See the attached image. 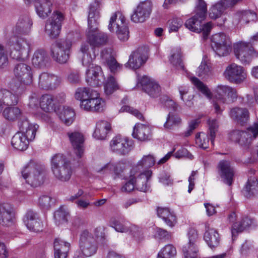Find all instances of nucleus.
Returning a JSON list of instances; mask_svg holds the SVG:
<instances>
[{
    "label": "nucleus",
    "instance_id": "1",
    "mask_svg": "<svg viewBox=\"0 0 258 258\" xmlns=\"http://www.w3.org/2000/svg\"><path fill=\"white\" fill-rule=\"evenodd\" d=\"M75 98L81 101V109L93 112H100L104 110L105 103L100 97L98 91L90 88H79L76 90Z\"/></svg>",
    "mask_w": 258,
    "mask_h": 258
},
{
    "label": "nucleus",
    "instance_id": "2",
    "mask_svg": "<svg viewBox=\"0 0 258 258\" xmlns=\"http://www.w3.org/2000/svg\"><path fill=\"white\" fill-rule=\"evenodd\" d=\"M89 46L87 44L82 45L80 50L83 54L82 62L83 66L88 67L86 71V80L89 85L93 87L99 86L104 81L100 66L92 63L93 58L89 53Z\"/></svg>",
    "mask_w": 258,
    "mask_h": 258
},
{
    "label": "nucleus",
    "instance_id": "3",
    "mask_svg": "<svg viewBox=\"0 0 258 258\" xmlns=\"http://www.w3.org/2000/svg\"><path fill=\"white\" fill-rule=\"evenodd\" d=\"M21 174L28 184L32 186H38L44 182L46 175V170L44 166L33 160H30L24 167Z\"/></svg>",
    "mask_w": 258,
    "mask_h": 258
},
{
    "label": "nucleus",
    "instance_id": "4",
    "mask_svg": "<svg viewBox=\"0 0 258 258\" xmlns=\"http://www.w3.org/2000/svg\"><path fill=\"white\" fill-rule=\"evenodd\" d=\"M51 169L55 178L62 182L69 181L73 174L70 161L61 154H56L52 157Z\"/></svg>",
    "mask_w": 258,
    "mask_h": 258
},
{
    "label": "nucleus",
    "instance_id": "5",
    "mask_svg": "<svg viewBox=\"0 0 258 258\" xmlns=\"http://www.w3.org/2000/svg\"><path fill=\"white\" fill-rule=\"evenodd\" d=\"M74 33H69L66 38L57 40L51 47V56L59 63H65L69 59L73 45Z\"/></svg>",
    "mask_w": 258,
    "mask_h": 258
},
{
    "label": "nucleus",
    "instance_id": "6",
    "mask_svg": "<svg viewBox=\"0 0 258 258\" xmlns=\"http://www.w3.org/2000/svg\"><path fill=\"white\" fill-rule=\"evenodd\" d=\"M10 56L17 60H24L29 55L30 43L23 37H12L9 42Z\"/></svg>",
    "mask_w": 258,
    "mask_h": 258
},
{
    "label": "nucleus",
    "instance_id": "7",
    "mask_svg": "<svg viewBox=\"0 0 258 258\" xmlns=\"http://www.w3.org/2000/svg\"><path fill=\"white\" fill-rule=\"evenodd\" d=\"M108 29L111 32H115L120 41H126L129 38V31L126 19L120 12H116L111 16Z\"/></svg>",
    "mask_w": 258,
    "mask_h": 258
},
{
    "label": "nucleus",
    "instance_id": "8",
    "mask_svg": "<svg viewBox=\"0 0 258 258\" xmlns=\"http://www.w3.org/2000/svg\"><path fill=\"white\" fill-rule=\"evenodd\" d=\"M195 12L196 14L186 21L185 26L191 31L200 33L201 32L202 22L205 19L207 13V5L204 0H197Z\"/></svg>",
    "mask_w": 258,
    "mask_h": 258
},
{
    "label": "nucleus",
    "instance_id": "9",
    "mask_svg": "<svg viewBox=\"0 0 258 258\" xmlns=\"http://www.w3.org/2000/svg\"><path fill=\"white\" fill-rule=\"evenodd\" d=\"M79 247V251L84 256L88 257L94 255L98 248L96 237L88 231H84L80 235Z\"/></svg>",
    "mask_w": 258,
    "mask_h": 258
},
{
    "label": "nucleus",
    "instance_id": "10",
    "mask_svg": "<svg viewBox=\"0 0 258 258\" xmlns=\"http://www.w3.org/2000/svg\"><path fill=\"white\" fill-rule=\"evenodd\" d=\"M236 57L243 63H249L253 58L258 57V52L254 49L250 43L239 42L234 45Z\"/></svg>",
    "mask_w": 258,
    "mask_h": 258
},
{
    "label": "nucleus",
    "instance_id": "11",
    "mask_svg": "<svg viewBox=\"0 0 258 258\" xmlns=\"http://www.w3.org/2000/svg\"><path fill=\"white\" fill-rule=\"evenodd\" d=\"M64 19V15L58 11H55L51 17L47 20L45 24V32L50 38H55L59 36L61 24Z\"/></svg>",
    "mask_w": 258,
    "mask_h": 258
},
{
    "label": "nucleus",
    "instance_id": "12",
    "mask_svg": "<svg viewBox=\"0 0 258 258\" xmlns=\"http://www.w3.org/2000/svg\"><path fill=\"white\" fill-rule=\"evenodd\" d=\"M224 76L230 83L239 84L246 79L247 74L242 67L232 63L226 68Z\"/></svg>",
    "mask_w": 258,
    "mask_h": 258
},
{
    "label": "nucleus",
    "instance_id": "13",
    "mask_svg": "<svg viewBox=\"0 0 258 258\" xmlns=\"http://www.w3.org/2000/svg\"><path fill=\"white\" fill-rule=\"evenodd\" d=\"M216 99L222 103H230L234 102L238 97L235 88L227 85H218L216 89Z\"/></svg>",
    "mask_w": 258,
    "mask_h": 258
},
{
    "label": "nucleus",
    "instance_id": "14",
    "mask_svg": "<svg viewBox=\"0 0 258 258\" xmlns=\"http://www.w3.org/2000/svg\"><path fill=\"white\" fill-rule=\"evenodd\" d=\"M152 10V4L149 0L141 2L131 16V20L135 23H143L148 19Z\"/></svg>",
    "mask_w": 258,
    "mask_h": 258
},
{
    "label": "nucleus",
    "instance_id": "15",
    "mask_svg": "<svg viewBox=\"0 0 258 258\" xmlns=\"http://www.w3.org/2000/svg\"><path fill=\"white\" fill-rule=\"evenodd\" d=\"M15 77L22 83L30 85L33 82V73L32 68L24 63L17 64L14 69Z\"/></svg>",
    "mask_w": 258,
    "mask_h": 258
},
{
    "label": "nucleus",
    "instance_id": "16",
    "mask_svg": "<svg viewBox=\"0 0 258 258\" xmlns=\"http://www.w3.org/2000/svg\"><path fill=\"white\" fill-rule=\"evenodd\" d=\"M132 142L120 136L114 137L110 143L111 150L120 155L127 154L132 149Z\"/></svg>",
    "mask_w": 258,
    "mask_h": 258
},
{
    "label": "nucleus",
    "instance_id": "17",
    "mask_svg": "<svg viewBox=\"0 0 258 258\" xmlns=\"http://www.w3.org/2000/svg\"><path fill=\"white\" fill-rule=\"evenodd\" d=\"M217 169L223 181L228 185H231L232 184L234 172L230 162L227 160H221L218 163Z\"/></svg>",
    "mask_w": 258,
    "mask_h": 258
},
{
    "label": "nucleus",
    "instance_id": "18",
    "mask_svg": "<svg viewBox=\"0 0 258 258\" xmlns=\"http://www.w3.org/2000/svg\"><path fill=\"white\" fill-rule=\"evenodd\" d=\"M23 221L30 231L39 232L42 231L43 224L38 214L33 210L28 211L23 218Z\"/></svg>",
    "mask_w": 258,
    "mask_h": 258
},
{
    "label": "nucleus",
    "instance_id": "19",
    "mask_svg": "<svg viewBox=\"0 0 258 258\" xmlns=\"http://www.w3.org/2000/svg\"><path fill=\"white\" fill-rule=\"evenodd\" d=\"M89 44L94 47H99L107 44L109 37L107 34L98 30L86 31Z\"/></svg>",
    "mask_w": 258,
    "mask_h": 258
},
{
    "label": "nucleus",
    "instance_id": "20",
    "mask_svg": "<svg viewBox=\"0 0 258 258\" xmlns=\"http://www.w3.org/2000/svg\"><path fill=\"white\" fill-rule=\"evenodd\" d=\"M59 83V79L54 75L44 72L39 76L38 85L41 89H54L58 86Z\"/></svg>",
    "mask_w": 258,
    "mask_h": 258
},
{
    "label": "nucleus",
    "instance_id": "21",
    "mask_svg": "<svg viewBox=\"0 0 258 258\" xmlns=\"http://www.w3.org/2000/svg\"><path fill=\"white\" fill-rule=\"evenodd\" d=\"M69 140L77 156L81 158L84 154V136L78 132H69L67 133Z\"/></svg>",
    "mask_w": 258,
    "mask_h": 258
},
{
    "label": "nucleus",
    "instance_id": "22",
    "mask_svg": "<svg viewBox=\"0 0 258 258\" xmlns=\"http://www.w3.org/2000/svg\"><path fill=\"white\" fill-rule=\"evenodd\" d=\"M143 90L152 98H157L161 93V88L155 80L147 77H144L141 81Z\"/></svg>",
    "mask_w": 258,
    "mask_h": 258
},
{
    "label": "nucleus",
    "instance_id": "23",
    "mask_svg": "<svg viewBox=\"0 0 258 258\" xmlns=\"http://www.w3.org/2000/svg\"><path fill=\"white\" fill-rule=\"evenodd\" d=\"M32 25V21L28 15H21L13 29V33L15 34H28L31 31Z\"/></svg>",
    "mask_w": 258,
    "mask_h": 258
},
{
    "label": "nucleus",
    "instance_id": "24",
    "mask_svg": "<svg viewBox=\"0 0 258 258\" xmlns=\"http://www.w3.org/2000/svg\"><path fill=\"white\" fill-rule=\"evenodd\" d=\"M14 217V208L9 204H0V224L9 226L12 224Z\"/></svg>",
    "mask_w": 258,
    "mask_h": 258
},
{
    "label": "nucleus",
    "instance_id": "25",
    "mask_svg": "<svg viewBox=\"0 0 258 258\" xmlns=\"http://www.w3.org/2000/svg\"><path fill=\"white\" fill-rule=\"evenodd\" d=\"M20 132L23 134L28 141H33L36 135L38 125L33 124L29 122L27 119H24L19 122Z\"/></svg>",
    "mask_w": 258,
    "mask_h": 258
},
{
    "label": "nucleus",
    "instance_id": "26",
    "mask_svg": "<svg viewBox=\"0 0 258 258\" xmlns=\"http://www.w3.org/2000/svg\"><path fill=\"white\" fill-rule=\"evenodd\" d=\"M134 138L141 141H147L151 139L152 134L150 127L146 124L137 123L132 134Z\"/></svg>",
    "mask_w": 258,
    "mask_h": 258
},
{
    "label": "nucleus",
    "instance_id": "27",
    "mask_svg": "<svg viewBox=\"0 0 258 258\" xmlns=\"http://www.w3.org/2000/svg\"><path fill=\"white\" fill-rule=\"evenodd\" d=\"M152 174V171L148 170L140 174L137 176L135 175L132 176V178H134L136 188L140 191L146 192L149 189V185L147 182Z\"/></svg>",
    "mask_w": 258,
    "mask_h": 258
},
{
    "label": "nucleus",
    "instance_id": "28",
    "mask_svg": "<svg viewBox=\"0 0 258 258\" xmlns=\"http://www.w3.org/2000/svg\"><path fill=\"white\" fill-rule=\"evenodd\" d=\"M49 58L46 51L38 49L34 53L31 61L33 66L36 68L43 69L49 63Z\"/></svg>",
    "mask_w": 258,
    "mask_h": 258
},
{
    "label": "nucleus",
    "instance_id": "29",
    "mask_svg": "<svg viewBox=\"0 0 258 258\" xmlns=\"http://www.w3.org/2000/svg\"><path fill=\"white\" fill-rule=\"evenodd\" d=\"M70 247V243L58 238H55L53 243L54 258H67Z\"/></svg>",
    "mask_w": 258,
    "mask_h": 258
},
{
    "label": "nucleus",
    "instance_id": "30",
    "mask_svg": "<svg viewBox=\"0 0 258 258\" xmlns=\"http://www.w3.org/2000/svg\"><path fill=\"white\" fill-rule=\"evenodd\" d=\"M146 57L139 50L133 52L130 56L128 61L124 64L127 68L137 69L146 61Z\"/></svg>",
    "mask_w": 258,
    "mask_h": 258
},
{
    "label": "nucleus",
    "instance_id": "31",
    "mask_svg": "<svg viewBox=\"0 0 258 258\" xmlns=\"http://www.w3.org/2000/svg\"><path fill=\"white\" fill-rule=\"evenodd\" d=\"M230 116L234 121L243 125L248 120L249 113L248 110L245 108L235 107L231 109Z\"/></svg>",
    "mask_w": 258,
    "mask_h": 258
},
{
    "label": "nucleus",
    "instance_id": "32",
    "mask_svg": "<svg viewBox=\"0 0 258 258\" xmlns=\"http://www.w3.org/2000/svg\"><path fill=\"white\" fill-rule=\"evenodd\" d=\"M100 18V13L97 8L90 5L88 17V29L86 31H91L98 30V20Z\"/></svg>",
    "mask_w": 258,
    "mask_h": 258
},
{
    "label": "nucleus",
    "instance_id": "33",
    "mask_svg": "<svg viewBox=\"0 0 258 258\" xmlns=\"http://www.w3.org/2000/svg\"><path fill=\"white\" fill-rule=\"evenodd\" d=\"M57 114L61 121L66 125H70L74 121L75 111L69 106H63L59 109Z\"/></svg>",
    "mask_w": 258,
    "mask_h": 258
},
{
    "label": "nucleus",
    "instance_id": "34",
    "mask_svg": "<svg viewBox=\"0 0 258 258\" xmlns=\"http://www.w3.org/2000/svg\"><path fill=\"white\" fill-rule=\"evenodd\" d=\"M204 239L208 246L212 248L218 245L220 241L219 235L216 230L206 225Z\"/></svg>",
    "mask_w": 258,
    "mask_h": 258
},
{
    "label": "nucleus",
    "instance_id": "35",
    "mask_svg": "<svg viewBox=\"0 0 258 258\" xmlns=\"http://www.w3.org/2000/svg\"><path fill=\"white\" fill-rule=\"evenodd\" d=\"M110 130V122L106 120H100L96 123V128L93 136L96 139L104 140Z\"/></svg>",
    "mask_w": 258,
    "mask_h": 258
},
{
    "label": "nucleus",
    "instance_id": "36",
    "mask_svg": "<svg viewBox=\"0 0 258 258\" xmlns=\"http://www.w3.org/2000/svg\"><path fill=\"white\" fill-rule=\"evenodd\" d=\"M157 215L163 219L167 225L171 227H173L176 223V218L174 213L170 211L167 208H158Z\"/></svg>",
    "mask_w": 258,
    "mask_h": 258
},
{
    "label": "nucleus",
    "instance_id": "37",
    "mask_svg": "<svg viewBox=\"0 0 258 258\" xmlns=\"http://www.w3.org/2000/svg\"><path fill=\"white\" fill-rule=\"evenodd\" d=\"M29 142L26 137L23 134L19 132L13 137L11 144L16 149L20 151H24L27 149Z\"/></svg>",
    "mask_w": 258,
    "mask_h": 258
},
{
    "label": "nucleus",
    "instance_id": "38",
    "mask_svg": "<svg viewBox=\"0 0 258 258\" xmlns=\"http://www.w3.org/2000/svg\"><path fill=\"white\" fill-rule=\"evenodd\" d=\"M39 105L41 109L46 112H51L55 110L54 97L50 94L42 95L39 100Z\"/></svg>",
    "mask_w": 258,
    "mask_h": 258
},
{
    "label": "nucleus",
    "instance_id": "39",
    "mask_svg": "<svg viewBox=\"0 0 258 258\" xmlns=\"http://www.w3.org/2000/svg\"><path fill=\"white\" fill-rule=\"evenodd\" d=\"M18 95L6 89L0 90V100L5 106L14 105L18 102Z\"/></svg>",
    "mask_w": 258,
    "mask_h": 258
},
{
    "label": "nucleus",
    "instance_id": "40",
    "mask_svg": "<svg viewBox=\"0 0 258 258\" xmlns=\"http://www.w3.org/2000/svg\"><path fill=\"white\" fill-rule=\"evenodd\" d=\"M258 192V182L255 177L248 179L243 189V195L247 198H250Z\"/></svg>",
    "mask_w": 258,
    "mask_h": 258
},
{
    "label": "nucleus",
    "instance_id": "41",
    "mask_svg": "<svg viewBox=\"0 0 258 258\" xmlns=\"http://www.w3.org/2000/svg\"><path fill=\"white\" fill-rule=\"evenodd\" d=\"M252 223V219L248 217H244L240 222L234 223L231 228L232 237L235 236L237 233L241 232L248 228Z\"/></svg>",
    "mask_w": 258,
    "mask_h": 258
},
{
    "label": "nucleus",
    "instance_id": "42",
    "mask_svg": "<svg viewBox=\"0 0 258 258\" xmlns=\"http://www.w3.org/2000/svg\"><path fill=\"white\" fill-rule=\"evenodd\" d=\"M109 225L117 232L121 233L129 232L131 225H132L123 220L116 218H112L109 222Z\"/></svg>",
    "mask_w": 258,
    "mask_h": 258
},
{
    "label": "nucleus",
    "instance_id": "43",
    "mask_svg": "<svg viewBox=\"0 0 258 258\" xmlns=\"http://www.w3.org/2000/svg\"><path fill=\"white\" fill-rule=\"evenodd\" d=\"M181 123V119L177 114L169 112L164 124V127L166 130H173Z\"/></svg>",
    "mask_w": 258,
    "mask_h": 258
},
{
    "label": "nucleus",
    "instance_id": "44",
    "mask_svg": "<svg viewBox=\"0 0 258 258\" xmlns=\"http://www.w3.org/2000/svg\"><path fill=\"white\" fill-rule=\"evenodd\" d=\"M181 57V50L179 48H175L171 50L169 60L171 63L178 69H183L184 66Z\"/></svg>",
    "mask_w": 258,
    "mask_h": 258
},
{
    "label": "nucleus",
    "instance_id": "45",
    "mask_svg": "<svg viewBox=\"0 0 258 258\" xmlns=\"http://www.w3.org/2000/svg\"><path fill=\"white\" fill-rule=\"evenodd\" d=\"M3 114L7 119L15 120L20 116L21 111L17 107H7L4 110Z\"/></svg>",
    "mask_w": 258,
    "mask_h": 258
},
{
    "label": "nucleus",
    "instance_id": "46",
    "mask_svg": "<svg viewBox=\"0 0 258 258\" xmlns=\"http://www.w3.org/2000/svg\"><path fill=\"white\" fill-rule=\"evenodd\" d=\"M176 254L175 247L172 244H167L159 252L157 258H172Z\"/></svg>",
    "mask_w": 258,
    "mask_h": 258
},
{
    "label": "nucleus",
    "instance_id": "47",
    "mask_svg": "<svg viewBox=\"0 0 258 258\" xmlns=\"http://www.w3.org/2000/svg\"><path fill=\"white\" fill-rule=\"evenodd\" d=\"M190 81L197 88L208 98L211 99L212 98V94L210 90L208 89L207 86L199 79L195 77H193L190 78Z\"/></svg>",
    "mask_w": 258,
    "mask_h": 258
},
{
    "label": "nucleus",
    "instance_id": "48",
    "mask_svg": "<svg viewBox=\"0 0 258 258\" xmlns=\"http://www.w3.org/2000/svg\"><path fill=\"white\" fill-rule=\"evenodd\" d=\"M104 92L106 95H110L119 89V86L115 78L112 76L108 78L104 85Z\"/></svg>",
    "mask_w": 258,
    "mask_h": 258
},
{
    "label": "nucleus",
    "instance_id": "49",
    "mask_svg": "<svg viewBox=\"0 0 258 258\" xmlns=\"http://www.w3.org/2000/svg\"><path fill=\"white\" fill-rule=\"evenodd\" d=\"M231 44L230 38L224 33L214 34L212 37V46Z\"/></svg>",
    "mask_w": 258,
    "mask_h": 258
},
{
    "label": "nucleus",
    "instance_id": "50",
    "mask_svg": "<svg viewBox=\"0 0 258 258\" xmlns=\"http://www.w3.org/2000/svg\"><path fill=\"white\" fill-rule=\"evenodd\" d=\"M69 212L67 210L63 207H61L54 213V218L56 224H59L66 223L67 221V217Z\"/></svg>",
    "mask_w": 258,
    "mask_h": 258
},
{
    "label": "nucleus",
    "instance_id": "51",
    "mask_svg": "<svg viewBox=\"0 0 258 258\" xmlns=\"http://www.w3.org/2000/svg\"><path fill=\"white\" fill-rule=\"evenodd\" d=\"M184 258H198L197 245L187 243L183 247Z\"/></svg>",
    "mask_w": 258,
    "mask_h": 258
},
{
    "label": "nucleus",
    "instance_id": "52",
    "mask_svg": "<svg viewBox=\"0 0 258 258\" xmlns=\"http://www.w3.org/2000/svg\"><path fill=\"white\" fill-rule=\"evenodd\" d=\"M179 92L180 95V98L183 101L186 105L191 107L194 104V95L189 94L187 89L183 87L179 88Z\"/></svg>",
    "mask_w": 258,
    "mask_h": 258
},
{
    "label": "nucleus",
    "instance_id": "53",
    "mask_svg": "<svg viewBox=\"0 0 258 258\" xmlns=\"http://www.w3.org/2000/svg\"><path fill=\"white\" fill-rule=\"evenodd\" d=\"M209 138L207 134L204 133H200L196 136V144L199 147L204 149L208 148Z\"/></svg>",
    "mask_w": 258,
    "mask_h": 258
},
{
    "label": "nucleus",
    "instance_id": "54",
    "mask_svg": "<svg viewBox=\"0 0 258 258\" xmlns=\"http://www.w3.org/2000/svg\"><path fill=\"white\" fill-rule=\"evenodd\" d=\"M225 9L226 8L220 1L211 9L209 16L213 19H216L221 16Z\"/></svg>",
    "mask_w": 258,
    "mask_h": 258
},
{
    "label": "nucleus",
    "instance_id": "55",
    "mask_svg": "<svg viewBox=\"0 0 258 258\" xmlns=\"http://www.w3.org/2000/svg\"><path fill=\"white\" fill-rule=\"evenodd\" d=\"M239 15L240 17V22L243 24H247L250 21H254L256 19V14L249 10L241 11L239 13Z\"/></svg>",
    "mask_w": 258,
    "mask_h": 258
},
{
    "label": "nucleus",
    "instance_id": "56",
    "mask_svg": "<svg viewBox=\"0 0 258 258\" xmlns=\"http://www.w3.org/2000/svg\"><path fill=\"white\" fill-rule=\"evenodd\" d=\"M214 51L220 56L227 55L231 50V44L212 46Z\"/></svg>",
    "mask_w": 258,
    "mask_h": 258
},
{
    "label": "nucleus",
    "instance_id": "57",
    "mask_svg": "<svg viewBox=\"0 0 258 258\" xmlns=\"http://www.w3.org/2000/svg\"><path fill=\"white\" fill-rule=\"evenodd\" d=\"M197 74L198 76L205 78L212 74L211 68L207 64L206 61H203L197 69Z\"/></svg>",
    "mask_w": 258,
    "mask_h": 258
},
{
    "label": "nucleus",
    "instance_id": "58",
    "mask_svg": "<svg viewBox=\"0 0 258 258\" xmlns=\"http://www.w3.org/2000/svg\"><path fill=\"white\" fill-rule=\"evenodd\" d=\"M106 63L110 72L116 73L121 71L122 64L117 62L114 57L110 56L106 60Z\"/></svg>",
    "mask_w": 258,
    "mask_h": 258
},
{
    "label": "nucleus",
    "instance_id": "59",
    "mask_svg": "<svg viewBox=\"0 0 258 258\" xmlns=\"http://www.w3.org/2000/svg\"><path fill=\"white\" fill-rule=\"evenodd\" d=\"M209 130L211 144H213L216 134L218 130V123L216 119H209L208 121Z\"/></svg>",
    "mask_w": 258,
    "mask_h": 258
},
{
    "label": "nucleus",
    "instance_id": "60",
    "mask_svg": "<svg viewBox=\"0 0 258 258\" xmlns=\"http://www.w3.org/2000/svg\"><path fill=\"white\" fill-rule=\"evenodd\" d=\"M252 140V135L247 130V131H242L241 137L238 143L242 146H248L251 144Z\"/></svg>",
    "mask_w": 258,
    "mask_h": 258
},
{
    "label": "nucleus",
    "instance_id": "61",
    "mask_svg": "<svg viewBox=\"0 0 258 258\" xmlns=\"http://www.w3.org/2000/svg\"><path fill=\"white\" fill-rule=\"evenodd\" d=\"M155 159L152 155L144 156L143 158L139 161L138 166H141L145 168H149L155 164Z\"/></svg>",
    "mask_w": 258,
    "mask_h": 258
},
{
    "label": "nucleus",
    "instance_id": "62",
    "mask_svg": "<svg viewBox=\"0 0 258 258\" xmlns=\"http://www.w3.org/2000/svg\"><path fill=\"white\" fill-rule=\"evenodd\" d=\"M129 232L137 241L140 242L144 239L143 233L142 230L137 226L135 225H131Z\"/></svg>",
    "mask_w": 258,
    "mask_h": 258
},
{
    "label": "nucleus",
    "instance_id": "63",
    "mask_svg": "<svg viewBox=\"0 0 258 258\" xmlns=\"http://www.w3.org/2000/svg\"><path fill=\"white\" fill-rule=\"evenodd\" d=\"M183 21L179 18H173L169 21V32H176L183 25Z\"/></svg>",
    "mask_w": 258,
    "mask_h": 258
},
{
    "label": "nucleus",
    "instance_id": "64",
    "mask_svg": "<svg viewBox=\"0 0 258 258\" xmlns=\"http://www.w3.org/2000/svg\"><path fill=\"white\" fill-rule=\"evenodd\" d=\"M9 63L7 51L4 45L0 44V68L7 66Z\"/></svg>",
    "mask_w": 258,
    "mask_h": 258
}]
</instances>
